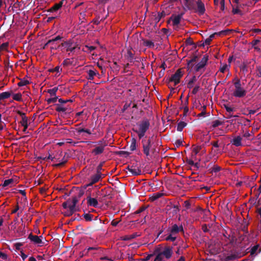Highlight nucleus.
<instances>
[{"mask_svg":"<svg viewBox=\"0 0 261 261\" xmlns=\"http://www.w3.org/2000/svg\"><path fill=\"white\" fill-rule=\"evenodd\" d=\"M199 89H200L199 85H196L195 86V87L193 88V89L192 91V93L194 95L196 94Z\"/></svg>","mask_w":261,"mask_h":261,"instance_id":"obj_58","label":"nucleus"},{"mask_svg":"<svg viewBox=\"0 0 261 261\" xmlns=\"http://www.w3.org/2000/svg\"><path fill=\"white\" fill-rule=\"evenodd\" d=\"M180 231L184 232V228L181 225L178 226L177 224H174L170 229V232L175 235L177 234Z\"/></svg>","mask_w":261,"mask_h":261,"instance_id":"obj_12","label":"nucleus"},{"mask_svg":"<svg viewBox=\"0 0 261 261\" xmlns=\"http://www.w3.org/2000/svg\"><path fill=\"white\" fill-rule=\"evenodd\" d=\"M87 204L89 206H93L97 207L98 205L97 200L95 198H92L90 196H88L87 198Z\"/></svg>","mask_w":261,"mask_h":261,"instance_id":"obj_14","label":"nucleus"},{"mask_svg":"<svg viewBox=\"0 0 261 261\" xmlns=\"http://www.w3.org/2000/svg\"><path fill=\"white\" fill-rule=\"evenodd\" d=\"M58 97L57 96H55V97L48 98L46 100L48 104H50L51 103H55L58 99Z\"/></svg>","mask_w":261,"mask_h":261,"instance_id":"obj_49","label":"nucleus"},{"mask_svg":"<svg viewBox=\"0 0 261 261\" xmlns=\"http://www.w3.org/2000/svg\"><path fill=\"white\" fill-rule=\"evenodd\" d=\"M20 123L21 124V125H28V118L26 117V116H23V117L21 119V120L20 121Z\"/></svg>","mask_w":261,"mask_h":261,"instance_id":"obj_54","label":"nucleus"},{"mask_svg":"<svg viewBox=\"0 0 261 261\" xmlns=\"http://www.w3.org/2000/svg\"><path fill=\"white\" fill-rule=\"evenodd\" d=\"M78 201V198H77L76 196L73 197L70 204L68 205V208H71V210H73L75 212L76 211L75 206Z\"/></svg>","mask_w":261,"mask_h":261,"instance_id":"obj_17","label":"nucleus"},{"mask_svg":"<svg viewBox=\"0 0 261 261\" xmlns=\"http://www.w3.org/2000/svg\"><path fill=\"white\" fill-rule=\"evenodd\" d=\"M197 81V78L196 76L194 75L191 78V79L187 83V88L189 89H191L193 87V84Z\"/></svg>","mask_w":261,"mask_h":261,"instance_id":"obj_26","label":"nucleus"},{"mask_svg":"<svg viewBox=\"0 0 261 261\" xmlns=\"http://www.w3.org/2000/svg\"><path fill=\"white\" fill-rule=\"evenodd\" d=\"M42 237L41 236H38L36 235H33L32 233H31L28 236V239L34 244H37L39 246H42L43 244V243L41 239Z\"/></svg>","mask_w":261,"mask_h":261,"instance_id":"obj_9","label":"nucleus"},{"mask_svg":"<svg viewBox=\"0 0 261 261\" xmlns=\"http://www.w3.org/2000/svg\"><path fill=\"white\" fill-rule=\"evenodd\" d=\"M205 65L202 63L201 62L198 63L195 66V71H199L201 69L203 68Z\"/></svg>","mask_w":261,"mask_h":261,"instance_id":"obj_45","label":"nucleus"},{"mask_svg":"<svg viewBox=\"0 0 261 261\" xmlns=\"http://www.w3.org/2000/svg\"><path fill=\"white\" fill-rule=\"evenodd\" d=\"M182 8L185 11H194L199 15H203L205 11L204 4L201 0L196 2L195 0H184Z\"/></svg>","mask_w":261,"mask_h":261,"instance_id":"obj_1","label":"nucleus"},{"mask_svg":"<svg viewBox=\"0 0 261 261\" xmlns=\"http://www.w3.org/2000/svg\"><path fill=\"white\" fill-rule=\"evenodd\" d=\"M201 149V146H197L193 148V152L194 153L195 155H196L200 150Z\"/></svg>","mask_w":261,"mask_h":261,"instance_id":"obj_55","label":"nucleus"},{"mask_svg":"<svg viewBox=\"0 0 261 261\" xmlns=\"http://www.w3.org/2000/svg\"><path fill=\"white\" fill-rule=\"evenodd\" d=\"M140 235L138 234L137 232L134 233L130 235H125L124 236H122L120 238L121 240L122 241H129L132 239H134L136 238V237L139 236Z\"/></svg>","mask_w":261,"mask_h":261,"instance_id":"obj_16","label":"nucleus"},{"mask_svg":"<svg viewBox=\"0 0 261 261\" xmlns=\"http://www.w3.org/2000/svg\"><path fill=\"white\" fill-rule=\"evenodd\" d=\"M83 217L84 218V219L86 220V221H91L92 220L93 215L92 214H90L89 213H84L83 215Z\"/></svg>","mask_w":261,"mask_h":261,"instance_id":"obj_34","label":"nucleus"},{"mask_svg":"<svg viewBox=\"0 0 261 261\" xmlns=\"http://www.w3.org/2000/svg\"><path fill=\"white\" fill-rule=\"evenodd\" d=\"M257 75L261 77V66L257 67Z\"/></svg>","mask_w":261,"mask_h":261,"instance_id":"obj_64","label":"nucleus"},{"mask_svg":"<svg viewBox=\"0 0 261 261\" xmlns=\"http://www.w3.org/2000/svg\"><path fill=\"white\" fill-rule=\"evenodd\" d=\"M207 61H208V56L206 55H204V56H203V57L202 58L200 62L202 63H203L204 65H205L206 64Z\"/></svg>","mask_w":261,"mask_h":261,"instance_id":"obj_59","label":"nucleus"},{"mask_svg":"<svg viewBox=\"0 0 261 261\" xmlns=\"http://www.w3.org/2000/svg\"><path fill=\"white\" fill-rule=\"evenodd\" d=\"M13 99L18 101H22V95L20 93H16L13 95Z\"/></svg>","mask_w":261,"mask_h":261,"instance_id":"obj_35","label":"nucleus"},{"mask_svg":"<svg viewBox=\"0 0 261 261\" xmlns=\"http://www.w3.org/2000/svg\"><path fill=\"white\" fill-rule=\"evenodd\" d=\"M165 16L166 13L164 11H163L161 12H159L157 15L155 16L154 21H155V23H157L158 22H159L160 21V20L162 18L165 17Z\"/></svg>","mask_w":261,"mask_h":261,"instance_id":"obj_22","label":"nucleus"},{"mask_svg":"<svg viewBox=\"0 0 261 261\" xmlns=\"http://www.w3.org/2000/svg\"><path fill=\"white\" fill-rule=\"evenodd\" d=\"M241 141L242 138L240 136H237L231 141V143L236 146H240L242 145Z\"/></svg>","mask_w":261,"mask_h":261,"instance_id":"obj_19","label":"nucleus"},{"mask_svg":"<svg viewBox=\"0 0 261 261\" xmlns=\"http://www.w3.org/2000/svg\"><path fill=\"white\" fill-rule=\"evenodd\" d=\"M152 139L153 137H149L148 139H147V137H145L141 141L143 152L147 157L150 155V152H153L155 150L154 149H152Z\"/></svg>","mask_w":261,"mask_h":261,"instance_id":"obj_3","label":"nucleus"},{"mask_svg":"<svg viewBox=\"0 0 261 261\" xmlns=\"http://www.w3.org/2000/svg\"><path fill=\"white\" fill-rule=\"evenodd\" d=\"M12 94V92H4L0 93V103L2 102V101L8 99L10 97Z\"/></svg>","mask_w":261,"mask_h":261,"instance_id":"obj_20","label":"nucleus"},{"mask_svg":"<svg viewBox=\"0 0 261 261\" xmlns=\"http://www.w3.org/2000/svg\"><path fill=\"white\" fill-rule=\"evenodd\" d=\"M129 66H130V64L129 63H127L126 65H125L124 66L123 72V73L129 72L128 75H132L133 71H130L129 69Z\"/></svg>","mask_w":261,"mask_h":261,"instance_id":"obj_37","label":"nucleus"},{"mask_svg":"<svg viewBox=\"0 0 261 261\" xmlns=\"http://www.w3.org/2000/svg\"><path fill=\"white\" fill-rule=\"evenodd\" d=\"M74 212L75 211L74 210H72L71 211V208H69V210L64 212V215L65 216L69 217L71 216Z\"/></svg>","mask_w":261,"mask_h":261,"instance_id":"obj_52","label":"nucleus"},{"mask_svg":"<svg viewBox=\"0 0 261 261\" xmlns=\"http://www.w3.org/2000/svg\"><path fill=\"white\" fill-rule=\"evenodd\" d=\"M130 172L135 176H137L141 174V170L139 168L137 169H130Z\"/></svg>","mask_w":261,"mask_h":261,"instance_id":"obj_30","label":"nucleus"},{"mask_svg":"<svg viewBox=\"0 0 261 261\" xmlns=\"http://www.w3.org/2000/svg\"><path fill=\"white\" fill-rule=\"evenodd\" d=\"M100 249L99 247H89L85 249V254L88 256H93L97 253V251Z\"/></svg>","mask_w":261,"mask_h":261,"instance_id":"obj_13","label":"nucleus"},{"mask_svg":"<svg viewBox=\"0 0 261 261\" xmlns=\"http://www.w3.org/2000/svg\"><path fill=\"white\" fill-rule=\"evenodd\" d=\"M259 247V245H256L254 246L249 251L250 252V255L251 256V257H253L256 255V253L257 250H258Z\"/></svg>","mask_w":261,"mask_h":261,"instance_id":"obj_27","label":"nucleus"},{"mask_svg":"<svg viewBox=\"0 0 261 261\" xmlns=\"http://www.w3.org/2000/svg\"><path fill=\"white\" fill-rule=\"evenodd\" d=\"M96 74H98V73L96 71L93 70H89L88 71L87 79L88 80H92L94 78V76Z\"/></svg>","mask_w":261,"mask_h":261,"instance_id":"obj_25","label":"nucleus"},{"mask_svg":"<svg viewBox=\"0 0 261 261\" xmlns=\"http://www.w3.org/2000/svg\"><path fill=\"white\" fill-rule=\"evenodd\" d=\"M61 45L66 49L67 51L74 52L77 48V45L71 39L64 41L61 43Z\"/></svg>","mask_w":261,"mask_h":261,"instance_id":"obj_5","label":"nucleus"},{"mask_svg":"<svg viewBox=\"0 0 261 261\" xmlns=\"http://www.w3.org/2000/svg\"><path fill=\"white\" fill-rule=\"evenodd\" d=\"M99 17H98L96 19H95L93 20V23L95 24H96V25H98L100 23V21H102L105 18H103V19H101L100 20H99Z\"/></svg>","mask_w":261,"mask_h":261,"instance_id":"obj_62","label":"nucleus"},{"mask_svg":"<svg viewBox=\"0 0 261 261\" xmlns=\"http://www.w3.org/2000/svg\"><path fill=\"white\" fill-rule=\"evenodd\" d=\"M230 32H231V30L227 29L219 32L218 34V36H225L227 35Z\"/></svg>","mask_w":261,"mask_h":261,"instance_id":"obj_42","label":"nucleus"},{"mask_svg":"<svg viewBox=\"0 0 261 261\" xmlns=\"http://www.w3.org/2000/svg\"><path fill=\"white\" fill-rule=\"evenodd\" d=\"M60 7L59 6V5L57 4V3L56 4H55L53 6H52L50 9H49V11L51 12H55V11H58L59 9H60Z\"/></svg>","mask_w":261,"mask_h":261,"instance_id":"obj_46","label":"nucleus"},{"mask_svg":"<svg viewBox=\"0 0 261 261\" xmlns=\"http://www.w3.org/2000/svg\"><path fill=\"white\" fill-rule=\"evenodd\" d=\"M184 15V13H181L177 15H175L174 18L172 19L173 25L176 26L178 25Z\"/></svg>","mask_w":261,"mask_h":261,"instance_id":"obj_15","label":"nucleus"},{"mask_svg":"<svg viewBox=\"0 0 261 261\" xmlns=\"http://www.w3.org/2000/svg\"><path fill=\"white\" fill-rule=\"evenodd\" d=\"M71 202V199H68L66 201L63 202L62 203V206L64 208L66 209L68 207V205L70 204Z\"/></svg>","mask_w":261,"mask_h":261,"instance_id":"obj_56","label":"nucleus"},{"mask_svg":"<svg viewBox=\"0 0 261 261\" xmlns=\"http://www.w3.org/2000/svg\"><path fill=\"white\" fill-rule=\"evenodd\" d=\"M143 45L148 47V48H153L154 46V42H153L152 41L145 40L144 39H143Z\"/></svg>","mask_w":261,"mask_h":261,"instance_id":"obj_23","label":"nucleus"},{"mask_svg":"<svg viewBox=\"0 0 261 261\" xmlns=\"http://www.w3.org/2000/svg\"><path fill=\"white\" fill-rule=\"evenodd\" d=\"M166 210L167 213L170 216L172 215V216H173L177 214L179 211V208L178 205L170 203L166 206Z\"/></svg>","mask_w":261,"mask_h":261,"instance_id":"obj_7","label":"nucleus"},{"mask_svg":"<svg viewBox=\"0 0 261 261\" xmlns=\"http://www.w3.org/2000/svg\"><path fill=\"white\" fill-rule=\"evenodd\" d=\"M85 16H86V12L85 11L83 10L82 12H80V17H79V18H80V19H84Z\"/></svg>","mask_w":261,"mask_h":261,"instance_id":"obj_63","label":"nucleus"},{"mask_svg":"<svg viewBox=\"0 0 261 261\" xmlns=\"http://www.w3.org/2000/svg\"><path fill=\"white\" fill-rule=\"evenodd\" d=\"M184 72L181 69H178L175 73L172 75L169 81L171 82H174V85H176L180 82V79L182 76Z\"/></svg>","mask_w":261,"mask_h":261,"instance_id":"obj_6","label":"nucleus"},{"mask_svg":"<svg viewBox=\"0 0 261 261\" xmlns=\"http://www.w3.org/2000/svg\"><path fill=\"white\" fill-rule=\"evenodd\" d=\"M58 90V87H55L53 89H48L47 92L50 94L51 96H56V92Z\"/></svg>","mask_w":261,"mask_h":261,"instance_id":"obj_39","label":"nucleus"},{"mask_svg":"<svg viewBox=\"0 0 261 261\" xmlns=\"http://www.w3.org/2000/svg\"><path fill=\"white\" fill-rule=\"evenodd\" d=\"M222 124H223V122H222L220 120H216L212 122V127L213 128H215L219 125H222Z\"/></svg>","mask_w":261,"mask_h":261,"instance_id":"obj_44","label":"nucleus"},{"mask_svg":"<svg viewBox=\"0 0 261 261\" xmlns=\"http://www.w3.org/2000/svg\"><path fill=\"white\" fill-rule=\"evenodd\" d=\"M62 39V37H61L60 36L58 35L57 36H56L55 38H53L52 39H50L48 40V43H51V44L52 45H54V43L58 41V40H60Z\"/></svg>","mask_w":261,"mask_h":261,"instance_id":"obj_47","label":"nucleus"},{"mask_svg":"<svg viewBox=\"0 0 261 261\" xmlns=\"http://www.w3.org/2000/svg\"><path fill=\"white\" fill-rule=\"evenodd\" d=\"M103 164V162L100 163L98 166L96 168V173L99 174H102L101 171H102L103 169H102V166Z\"/></svg>","mask_w":261,"mask_h":261,"instance_id":"obj_51","label":"nucleus"},{"mask_svg":"<svg viewBox=\"0 0 261 261\" xmlns=\"http://www.w3.org/2000/svg\"><path fill=\"white\" fill-rule=\"evenodd\" d=\"M67 162V160H65L64 158L62 159V161L59 163L54 164L53 166L56 167H59L64 166Z\"/></svg>","mask_w":261,"mask_h":261,"instance_id":"obj_48","label":"nucleus"},{"mask_svg":"<svg viewBox=\"0 0 261 261\" xmlns=\"http://www.w3.org/2000/svg\"><path fill=\"white\" fill-rule=\"evenodd\" d=\"M234 81H235V82L234 83L235 90L233 92V96L238 98L244 97L246 95L247 91L242 87L240 80L236 77L234 79Z\"/></svg>","mask_w":261,"mask_h":261,"instance_id":"obj_4","label":"nucleus"},{"mask_svg":"<svg viewBox=\"0 0 261 261\" xmlns=\"http://www.w3.org/2000/svg\"><path fill=\"white\" fill-rule=\"evenodd\" d=\"M232 12L233 14H239L240 15L242 14L241 10L239 8H238L237 6H236V8H234V7H233Z\"/></svg>","mask_w":261,"mask_h":261,"instance_id":"obj_50","label":"nucleus"},{"mask_svg":"<svg viewBox=\"0 0 261 261\" xmlns=\"http://www.w3.org/2000/svg\"><path fill=\"white\" fill-rule=\"evenodd\" d=\"M30 83L29 81L27 80L21 79L20 81L17 84L19 87H22L24 86H26Z\"/></svg>","mask_w":261,"mask_h":261,"instance_id":"obj_38","label":"nucleus"},{"mask_svg":"<svg viewBox=\"0 0 261 261\" xmlns=\"http://www.w3.org/2000/svg\"><path fill=\"white\" fill-rule=\"evenodd\" d=\"M18 183V179L17 177H15L5 180L3 183L0 185V187L2 186L4 189H6V188L7 187H11L12 186H15Z\"/></svg>","mask_w":261,"mask_h":261,"instance_id":"obj_8","label":"nucleus"},{"mask_svg":"<svg viewBox=\"0 0 261 261\" xmlns=\"http://www.w3.org/2000/svg\"><path fill=\"white\" fill-rule=\"evenodd\" d=\"M102 174H99L96 173L95 174L92 175L90 177V180L93 182L94 184L97 183L102 178Z\"/></svg>","mask_w":261,"mask_h":261,"instance_id":"obj_18","label":"nucleus"},{"mask_svg":"<svg viewBox=\"0 0 261 261\" xmlns=\"http://www.w3.org/2000/svg\"><path fill=\"white\" fill-rule=\"evenodd\" d=\"M117 154L120 156L127 157L129 155L130 153L128 151H119Z\"/></svg>","mask_w":261,"mask_h":261,"instance_id":"obj_53","label":"nucleus"},{"mask_svg":"<svg viewBox=\"0 0 261 261\" xmlns=\"http://www.w3.org/2000/svg\"><path fill=\"white\" fill-rule=\"evenodd\" d=\"M249 6H250V5L248 4H238L237 5V7L239 8L240 9H244L245 7Z\"/></svg>","mask_w":261,"mask_h":261,"instance_id":"obj_61","label":"nucleus"},{"mask_svg":"<svg viewBox=\"0 0 261 261\" xmlns=\"http://www.w3.org/2000/svg\"><path fill=\"white\" fill-rule=\"evenodd\" d=\"M238 258V256L236 254H232L229 255L227 256L225 259L224 261H230L234 260Z\"/></svg>","mask_w":261,"mask_h":261,"instance_id":"obj_31","label":"nucleus"},{"mask_svg":"<svg viewBox=\"0 0 261 261\" xmlns=\"http://www.w3.org/2000/svg\"><path fill=\"white\" fill-rule=\"evenodd\" d=\"M71 112V109H67V110H65V111L62 112V113L61 114V116L63 118L67 117L70 115Z\"/></svg>","mask_w":261,"mask_h":261,"instance_id":"obj_40","label":"nucleus"},{"mask_svg":"<svg viewBox=\"0 0 261 261\" xmlns=\"http://www.w3.org/2000/svg\"><path fill=\"white\" fill-rule=\"evenodd\" d=\"M160 253L163 256H164L166 259H169L171 257L173 254L172 247L166 246L164 248V250Z\"/></svg>","mask_w":261,"mask_h":261,"instance_id":"obj_11","label":"nucleus"},{"mask_svg":"<svg viewBox=\"0 0 261 261\" xmlns=\"http://www.w3.org/2000/svg\"><path fill=\"white\" fill-rule=\"evenodd\" d=\"M125 57L130 62H133V60L135 59L134 54L132 53L130 49L127 50V53Z\"/></svg>","mask_w":261,"mask_h":261,"instance_id":"obj_21","label":"nucleus"},{"mask_svg":"<svg viewBox=\"0 0 261 261\" xmlns=\"http://www.w3.org/2000/svg\"><path fill=\"white\" fill-rule=\"evenodd\" d=\"M206 108V106H201L200 110H201L202 111H201L200 113L198 114V117L203 116H204L205 115V114H206V112H205Z\"/></svg>","mask_w":261,"mask_h":261,"instance_id":"obj_43","label":"nucleus"},{"mask_svg":"<svg viewBox=\"0 0 261 261\" xmlns=\"http://www.w3.org/2000/svg\"><path fill=\"white\" fill-rule=\"evenodd\" d=\"M137 141L135 138H133L132 139L131 144L130 145V150L131 151H134L136 149V143Z\"/></svg>","mask_w":261,"mask_h":261,"instance_id":"obj_36","label":"nucleus"},{"mask_svg":"<svg viewBox=\"0 0 261 261\" xmlns=\"http://www.w3.org/2000/svg\"><path fill=\"white\" fill-rule=\"evenodd\" d=\"M163 195H164V194L161 192L155 193L153 194V195L151 197L152 200H155L161 198Z\"/></svg>","mask_w":261,"mask_h":261,"instance_id":"obj_32","label":"nucleus"},{"mask_svg":"<svg viewBox=\"0 0 261 261\" xmlns=\"http://www.w3.org/2000/svg\"><path fill=\"white\" fill-rule=\"evenodd\" d=\"M9 46L8 42H5L0 45V51L7 50Z\"/></svg>","mask_w":261,"mask_h":261,"instance_id":"obj_41","label":"nucleus"},{"mask_svg":"<svg viewBox=\"0 0 261 261\" xmlns=\"http://www.w3.org/2000/svg\"><path fill=\"white\" fill-rule=\"evenodd\" d=\"M138 129L133 130L137 134L138 137L140 139L143 138L147 130L149 129L150 126L149 121L147 119H145L140 122L138 124Z\"/></svg>","mask_w":261,"mask_h":261,"instance_id":"obj_2","label":"nucleus"},{"mask_svg":"<svg viewBox=\"0 0 261 261\" xmlns=\"http://www.w3.org/2000/svg\"><path fill=\"white\" fill-rule=\"evenodd\" d=\"M220 10L222 11H223L225 9V0H220Z\"/></svg>","mask_w":261,"mask_h":261,"instance_id":"obj_60","label":"nucleus"},{"mask_svg":"<svg viewBox=\"0 0 261 261\" xmlns=\"http://www.w3.org/2000/svg\"><path fill=\"white\" fill-rule=\"evenodd\" d=\"M176 238L177 237L176 235L173 234L172 233L170 232V234L167 237H166L165 240L167 241H170L171 242H174L176 240Z\"/></svg>","mask_w":261,"mask_h":261,"instance_id":"obj_29","label":"nucleus"},{"mask_svg":"<svg viewBox=\"0 0 261 261\" xmlns=\"http://www.w3.org/2000/svg\"><path fill=\"white\" fill-rule=\"evenodd\" d=\"M187 125V123L184 121H180L177 124V130L181 132L183 128Z\"/></svg>","mask_w":261,"mask_h":261,"instance_id":"obj_28","label":"nucleus"},{"mask_svg":"<svg viewBox=\"0 0 261 261\" xmlns=\"http://www.w3.org/2000/svg\"><path fill=\"white\" fill-rule=\"evenodd\" d=\"M222 169L221 167L217 165H214L213 167L208 169L210 173H217Z\"/></svg>","mask_w":261,"mask_h":261,"instance_id":"obj_24","label":"nucleus"},{"mask_svg":"<svg viewBox=\"0 0 261 261\" xmlns=\"http://www.w3.org/2000/svg\"><path fill=\"white\" fill-rule=\"evenodd\" d=\"M154 261H163V255L160 253H158Z\"/></svg>","mask_w":261,"mask_h":261,"instance_id":"obj_57","label":"nucleus"},{"mask_svg":"<svg viewBox=\"0 0 261 261\" xmlns=\"http://www.w3.org/2000/svg\"><path fill=\"white\" fill-rule=\"evenodd\" d=\"M56 108L55 110L57 112H63L65 111V110H67V108L65 107H62L61 105L59 104H56Z\"/></svg>","mask_w":261,"mask_h":261,"instance_id":"obj_33","label":"nucleus"},{"mask_svg":"<svg viewBox=\"0 0 261 261\" xmlns=\"http://www.w3.org/2000/svg\"><path fill=\"white\" fill-rule=\"evenodd\" d=\"M107 146V143H105L103 145L97 146L93 149L92 150L91 153L94 155H98L102 154L105 147Z\"/></svg>","mask_w":261,"mask_h":261,"instance_id":"obj_10","label":"nucleus"}]
</instances>
